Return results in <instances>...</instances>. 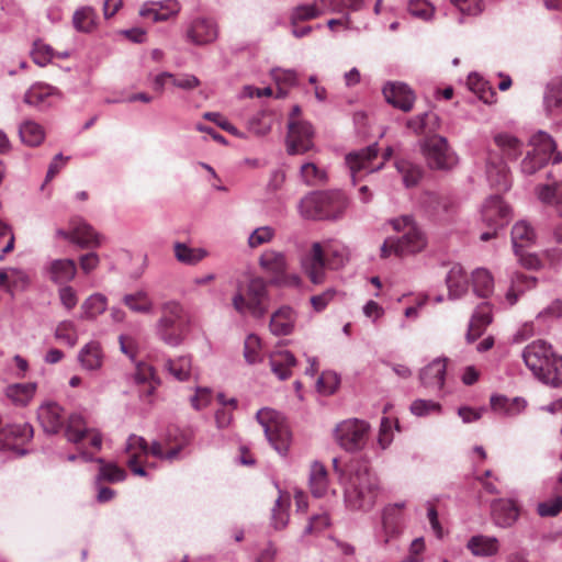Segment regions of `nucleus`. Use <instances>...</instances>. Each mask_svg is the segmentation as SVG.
<instances>
[{"label":"nucleus","instance_id":"680f3d73","mask_svg":"<svg viewBox=\"0 0 562 562\" xmlns=\"http://www.w3.org/2000/svg\"><path fill=\"white\" fill-rule=\"evenodd\" d=\"M408 12L420 20L429 21L434 18L435 7L427 0H409Z\"/></svg>","mask_w":562,"mask_h":562},{"label":"nucleus","instance_id":"bb28decb","mask_svg":"<svg viewBox=\"0 0 562 562\" xmlns=\"http://www.w3.org/2000/svg\"><path fill=\"white\" fill-rule=\"evenodd\" d=\"M530 145L533 147L532 153L540 155L541 160H550L552 157L553 164H559L562 161L561 153H555V142L552 137L539 131L530 138Z\"/></svg>","mask_w":562,"mask_h":562},{"label":"nucleus","instance_id":"338daca9","mask_svg":"<svg viewBox=\"0 0 562 562\" xmlns=\"http://www.w3.org/2000/svg\"><path fill=\"white\" fill-rule=\"evenodd\" d=\"M339 382L340 379L337 373L333 371H324L317 379L316 386L319 393L330 395L337 390Z\"/></svg>","mask_w":562,"mask_h":562},{"label":"nucleus","instance_id":"49530a36","mask_svg":"<svg viewBox=\"0 0 562 562\" xmlns=\"http://www.w3.org/2000/svg\"><path fill=\"white\" fill-rule=\"evenodd\" d=\"M98 14L91 7L78 9L72 16V23L77 31L89 33L97 27Z\"/></svg>","mask_w":562,"mask_h":562},{"label":"nucleus","instance_id":"0eeeda50","mask_svg":"<svg viewBox=\"0 0 562 562\" xmlns=\"http://www.w3.org/2000/svg\"><path fill=\"white\" fill-rule=\"evenodd\" d=\"M183 317V307L177 301H168L161 305V316L156 324L158 337L167 345L177 347L184 339L180 326Z\"/></svg>","mask_w":562,"mask_h":562},{"label":"nucleus","instance_id":"bf43d9fd","mask_svg":"<svg viewBox=\"0 0 562 562\" xmlns=\"http://www.w3.org/2000/svg\"><path fill=\"white\" fill-rule=\"evenodd\" d=\"M55 337L74 347L78 341L76 324L72 321L60 322L55 329Z\"/></svg>","mask_w":562,"mask_h":562},{"label":"nucleus","instance_id":"7ed1b4c3","mask_svg":"<svg viewBox=\"0 0 562 562\" xmlns=\"http://www.w3.org/2000/svg\"><path fill=\"white\" fill-rule=\"evenodd\" d=\"M526 367L541 382L558 387L562 385V358L544 340H535L522 350Z\"/></svg>","mask_w":562,"mask_h":562},{"label":"nucleus","instance_id":"423d86ee","mask_svg":"<svg viewBox=\"0 0 562 562\" xmlns=\"http://www.w3.org/2000/svg\"><path fill=\"white\" fill-rule=\"evenodd\" d=\"M260 269L269 277V283L276 286L299 288L302 279L297 273H289V260L285 252L272 248L266 249L258 258Z\"/></svg>","mask_w":562,"mask_h":562},{"label":"nucleus","instance_id":"e433bc0d","mask_svg":"<svg viewBox=\"0 0 562 562\" xmlns=\"http://www.w3.org/2000/svg\"><path fill=\"white\" fill-rule=\"evenodd\" d=\"M467 548L475 557H492L498 552L499 544L495 537L477 535L469 539Z\"/></svg>","mask_w":562,"mask_h":562},{"label":"nucleus","instance_id":"c756f323","mask_svg":"<svg viewBox=\"0 0 562 562\" xmlns=\"http://www.w3.org/2000/svg\"><path fill=\"white\" fill-rule=\"evenodd\" d=\"M271 371L280 379L286 380L292 374V368L296 364V359L289 350H277L269 356Z\"/></svg>","mask_w":562,"mask_h":562},{"label":"nucleus","instance_id":"aec40b11","mask_svg":"<svg viewBox=\"0 0 562 562\" xmlns=\"http://www.w3.org/2000/svg\"><path fill=\"white\" fill-rule=\"evenodd\" d=\"M180 11V4L176 0L149 1L143 4L139 15L151 19L153 22L167 21Z\"/></svg>","mask_w":562,"mask_h":562},{"label":"nucleus","instance_id":"e2e57ef3","mask_svg":"<svg viewBox=\"0 0 562 562\" xmlns=\"http://www.w3.org/2000/svg\"><path fill=\"white\" fill-rule=\"evenodd\" d=\"M261 340L255 335L250 334L246 337L244 344V357L249 364H254L261 361L260 357Z\"/></svg>","mask_w":562,"mask_h":562},{"label":"nucleus","instance_id":"de8ad7c7","mask_svg":"<svg viewBox=\"0 0 562 562\" xmlns=\"http://www.w3.org/2000/svg\"><path fill=\"white\" fill-rule=\"evenodd\" d=\"M95 462L100 464L99 473L95 477V483L99 484L102 481L110 483L122 482L126 479V472L112 462H104L103 459L97 458Z\"/></svg>","mask_w":562,"mask_h":562},{"label":"nucleus","instance_id":"9b49d317","mask_svg":"<svg viewBox=\"0 0 562 562\" xmlns=\"http://www.w3.org/2000/svg\"><path fill=\"white\" fill-rule=\"evenodd\" d=\"M378 144H372L363 149L351 151L346 156V164L350 170L353 183L361 179L363 175L383 168V161L374 162L378 158Z\"/></svg>","mask_w":562,"mask_h":562},{"label":"nucleus","instance_id":"39448f33","mask_svg":"<svg viewBox=\"0 0 562 562\" xmlns=\"http://www.w3.org/2000/svg\"><path fill=\"white\" fill-rule=\"evenodd\" d=\"M232 304L241 315L248 314L258 319L263 318L270 304L268 282L261 277L250 279L245 294L237 292L232 299Z\"/></svg>","mask_w":562,"mask_h":562},{"label":"nucleus","instance_id":"473e14b6","mask_svg":"<svg viewBox=\"0 0 562 562\" xmlns=\"http://www.w3.org/2000/svg\"><path fill=\"white\" fill-rule=\"evenodd\" d=\"M78 360L85 370L94 371L100 369L103 363V351L100 342L92 340L86 344L78 353Z\"/></svg>","mask_w":562,"mask_h":562},{"label":"nucleus","instance_id":"58836bf2","mask_svg":"<svg viewBox=\"0 0 562 562\" xmlns=\"http://www.w3.org/2000/svg\"><path fill=\"white\" fill-rule=\"evenodd\" d=\"M134 380L137 384L143 385L142 392L147 396L153 395L160 384L154 368L143 362L137 363Z\"/></svg>","mask_w":562,"mask_h":562},{"label":"nucleus","instance_id":"6ab92c4d","mask_svg":"<svg viewBox=\"0 0 562 562\" xmlns=\"http://www.w3.org/2000/svg\"><path fill=\"white\" fill-rule=\"evenodd\" d=\"M125 452L128 454L127 465L131 471L138 476H146L145 469L140 465L142 458L148 456V443L145 438L131 435L127 438Z\"/></svg>","mask_w":562,"mask_h":562},{"label":"nucleus","instance_id":"864d4df0","mask_svg":"<svg viewBox=\"0 0 562 562\" xmlns=\"http://www.w3.org/2000/svg\"><path fill=\"white\" fill-rule=\"evenodd\" d=\"M300 177L307 186H319L326 182L327 173L314 162H305L300 168Z\"/></svg>","mask_w":562,"mask_h":562},{"label":"nucleus","instance_id":"a19ab883","mask_svg":"<svg viewBox=\"0 0 562 562\" xmlns=\"http://www.w3.org/2000/svg\"><path fill=\"white\" fill-rule=\"evenodd\" d=\"M543 103L549 115L558 114L562 106V79L555 78L548 83Z\"/></svg>","mask_w":562,"mask_h":562},{"label":"nucleus","instance_id":"ea45409f","mask_svg":"<svg viewBox=\"0 0 562 562\" xmlns=\"http://www.w3.org/2000/svg\"><path fill=\"white\" fill-rule=\"evenodd\" d=\"M308 485L315 497L324 496L328 491V475L326 468L318 461L311 465Z\"/></svg>","mask_w":562,"mask_h":562},{"label":"nucleus","instance_id":"f704fd0d","mask_svg":"<svg viewBox=\"0 0 562 562\" xmlns=\"http://www.w3.org/2000/svg\"><path fill=\"white\" fill-rule=\"evenodd\" d=\"M490 403L494 412L508 416L520 414L527 406L522 397L509 398L504 395H492Z\"/></svg>","mask_w":562,"mask_h":562},{"label":"nucleus","instance_id":"f8f14e48","mask_svg":"<svg viewBox=\"0 0 562 562\" xmlns=\"http://www.w3.org/2000/svg\"><path fill=\"white\" fill-rule=\"evenodd\" d=\"M286 136V151L289 155H302L314 148V131L310 123L290 120Z\"/></svg>","mask_w":562,"mask_h":562},{"label":"nucleus","instance_id":"4468645a","mask_svg":"<svg viewBox=\"0 0 562 562\" xmlns=\"http://www.w3.org/2000/svg\"><path fill=\"white\" fill-rule=\"evenodd\" d=\"M404 508L405 502L389 504L383 508L382 530L379 536L383 546H387L402 533L405 524Z\"/></svg>","mask_w":562,"mask_h":562},{"label":"nucleus","instance_id":"1a4fd4ad","mask_svg":"<svg viewBox=\"0 0 562 562\" xmlns=\"http://www.w3.org/2000/svg\"><path fill=\"white\" fill-rule=\"evenodd\" d=\"M369 425L360 419H347L337 425L335 437L341 448L347 451L360 450L367 441Z\"/></svg>","mask_w":562,"mask_h":562},{"label":"nucleus","instance_id":"052dcab7","mask_svg":"<svg viewBox=\"0 0 562 562\" xmlns=\"http://www.w3.org/2000/svg\"><path fill=\"white\" fill-rule=\"evenodd\" d=\"M397 171L403 177V182L406 187H413L417 184L418 180L422 177V171L419 167L413 165L407 160H398L396 161Z\"/></svg>","mask_w":562,"mask_h":562},{"label":"nucleus","instance_id":"79ce46f5","mask_svg":"<svg viewBox=\"0 0 562 562\" xmlns=\"http://www.w3.org/2000/svg\"><path fill=\"white\" fill-rule=\"evenodd\" d=\"M536 279L532 277H528L524 273H515L512 277L510 288L506 293V301L509 306H513L517 301L520 294H522L526 290L532 289L536 285Z\"/></svg>","mask_w":562,"mask_h":562},{"label":"nucleus","instance_id":"6e6552de","mask_svg":"<svg viewBox=\"0 0 562 562\" xmlns=\"http://www.w3.org/2000/svg\"><path fill=\"white\" fill-rule=\"evenodd\" d=\"M256 417L274 450L280 454H286L291 443V432L281 414L271 408H262L258 411Z\"/></svg>","mask_w":562,"mask_h":562},{"label":"nucleus","instance_id":"9d476101","mask_svg":"<svg viewBox=\"0 0 562 562\" xmlns=\"http://www.w3.org/2000/svg\"><path fill=\"white\" fill-rule=\"evenodd\" d=\"M422 148L432 169L449 170L457 165V156L450 150L447 139L442 136L434 135L427 138Z\"/></svg>","mask_w":562,"mask_h":562},{"label":"nucleus","instance_id":"6e6d98bb","mask_svg":"<svg viewBox=\"0 0 562 562\" xmlns=\"http://www.w3.org/2000/svg\"><path fill=\"white\" fill-rule=\"evenodd\" d=\"M321 10L315 0L312 3H304L295 7L290 15L291 23L296 25L300 22L308 21L321 16Z\"/></svg>","mask_w":562,"mask_h":562},{"label":"nucleus","instance_id":"c03bdc74","mask_svg":"<svg viewBox=\"0 0 562 562\" xmlns=\"http://www.w3.org/2000/svg\"><path fill=\"white\" fill-rule=\"evenodd\" d=\"M19 135L27 146L35 147L43 143L45 132L43 127L34 121H25L20 125Z\"/></svg>","mask_w":562,"mask_h":562},{"label":"nucleus","instance_id":"c9c22d12","mask_svg":"<svg viewBox=\"0 0 562 562\" xmlns=\"http://www.w3.org/2000/svg\"><path fill=\"white\" fill-rule=\"evenodd\" d=\"M122 301L133 313L150 315L155 310L154 301L145 290L125 294Z\"/></svg>","mask_w":562,"mask_h":562},{"label":"nucleus","instance_id":"20e7f679","mask_svg":"<svg viewBox=\"0 0 562 562\" xmlns=\"http://www.w3.org/2000/svg\"><path fill=\"white\" fill-rule=\"evenodd\" d=\"M348 205V199L342 192L325 191L305 195L297 209L306 220L337 221L344 216Z\"/></svg>","mask_w":562,"mask_h":562},{"label":"nucleus","instance_id":"3c124183","mask_svg":"<svg viewBox=\"0 0 562 562\" xmlns=\"http://www.w3.org/2000/svg\"><path fill=\"white\" fill-rule=\"evenodd\" d=\"M173 248L177 260L186 265H195L207 256L205 249L191 248L182 243H176Z\"/></svg>","mask_w":562,"mask_h":562},{"label":"nucleus","instance_id":"5701e85b","mask_svg":"<svg viewBox=\"0 0 562 562\" xmlns=\"http://www.w3.org/2000/svg\"><path fill=\"white\" fill-rule=\"evenodd\" d=\"M296 318V312L291 306H281L272 313L269 329L274 336H288L294 330Z\"/></svg>","mask_w":562,"mask_h":562},{"label":"nucleus","instance_id":"dca6fc26","mask_svg":"<svg viewBox=\"0 0 562 562\" xmlns=\"http://www.w3.org/2000/svg\"><path fill=\"white\" fill-rule=\"evenodd\" d=\"M482 220L487 226L504 227L510 220V207L499 195H492L482 205Z\"/></svg>","mask_w":562,"mask_h":562},{"label":"nucleus","instance_id":"69168bd1","mask_svg":"<svg viewBox=\"0 0 562 562\" xmlns=\"http://www.w3.org/2000/svg\"><path fill=\"white\" fill-rule=\"evenodd\" d=\"M276 236V231L271 226H261L256 228L248 237V246L257 248L261 245L270 243Z\"/></svg>","mask_w":562,"mask_h":562},{"label":"nucleus","instance_id":"ddd939ff","mask_svg":"<svg viewBox=\"0 0 562 562\" xmlns=\"http://www.w3.org/2000/svg\"><path fill=\"white\" fill-rule=\"evenodd\" d=\"M218 36V26L211 18L196 16L191 19L184 29L186 41L202 46L213 43Z\"/></svg>","mask_w":562,"mask_h":562},{"label":"nucleus","instance_id":"2eb2a0df","mask_svg":"<svg viewBox=\"0 0 562 562\" xmlns=\"http://www.w3.org/2000/svg\"><path fill=\"white\" fill-rule=\"evenodd\" d=\"M326 266L325 250L319 243H314L308 254L301 258V268L314 284H322L325 282Z\"/></svg>","mask_w":562,"mask_h":562},{"label":"nucleus","instance_id":"f3484780","mask_svg":"<svg viewBox=\"0 0 562 562\" xmlns=\"http://www.w3.org/2000/svg\"><path fill=\"white\" fill-rule=\"evenodd\" d=\"M383 95L387 103L404 112L411 111L415 102L414 92L402 82H387L383 88Z\"/></svg>","mask_w":562,"mask_h":562},{"label":"nucleus","instance_id":"412c9836","mask_svg":"<svg viewBox=\"0 0 562 562\" xmlns=\"http://www.w3.org/2000/svg\"><path fill=\"white\" fill-rule=\"evenodd\" d=\"M52 97L60 98L61 92L50 85L36 82L26 90L23 101L27 105L43 110L50 105L49 98Z\"/></svg>","mask_w":562,"mask_h":562},{"label":"nucleus","instance_id":"f03ea898","mask_svg":"<svg viewBox=\"0 0 562 562\" xmlns=\"http://www.w3.org/2000/svg\"><path fill=\"white\" fill-rule=\"evenodd\" d=\"M380 483L366 462L353 465L345 486V503L352 510H370L379 496Z\"/></svg>","mask_w":562,"mask_h":562},{"label":"nucleus","instance_id":"a18cd8bd","mask_svg":"<svg viewBox=\"0 0 562 562\" xmlns=\"http://www.w3.org/2000/svg\"><path fill=\"white\" fill-rule=\"evenodd\" d=\"M473 291L481 297H488L494 291V279L484 268H477L472 273Z\"/></svg>","mask_w":562,"mask_h":562},{"label":"nucleus","instance_id":"13d9d810","mask_svg":"<svg viewBox=\"0 0 562 562\" xmlns=\"http://www.w3.org/2000/svg\"><path fill=\"white\" fill-rule=\"evenodd\" d=\"M289 499H284L282 495L276 499L274 507L272 508V526L274 529H283L289 522Z\"/></svg>","mask_w":562,"mask_h":562},{"label":"nucleus","instance_id":"4c0bfd02","mask_svg":"<svg viewBox=\"0 0 562 562\" xmlns=\"http://www.w3.org/2000/svg\"><path fill=\"white\" fill-rule=\"evenodd\" d=\"M106 308V296L102 293H93L82 302L80 318L85 321H95Z\"/></svg>","mask_w":562,"mask_h":562},{"label":"nucleus","instance_id":"774afa93","mask_svg":"<svg viewBox=\"0 0 562 562\" xmlns=\"http://www.w3.org/2000/svg\"><path fill=\"white\" fill-rule=\"evenodd\" d=\"M411 412L413 415L418 417L439 414L441 412V405L431 400L418 398L411 404Z\"/></svg>","mask_w":562,"mask_h":562},{"label":"nucleus","instance_id":"09e8293b","mask_svg":"<svg viewBox=\"0 0 562 562\" xmlns=\"http://www.w3.org/2000/svg\"><path fill=\"white\" fill-rule=\"evenodd\" d=\"M496 146L508 157L516 159L522 149V143L514 135L502 132L494 136Z\"/></svg>","mask_w":562,"mask_h":562},{"label":"nucleus","instance_id":"cd10ccee","mask_svg":"<svg viewBox=\"0 0 562 562\" xmlns=\"http://www.w3.org/2000/svg\"><path fill=\"white\" fill-rule=\"evenodd\" d=\"M70 227H74L75 244L80 248L97 247L101 244L99 235L81 217H72L69 221Z\"/></svg>","mask_w":562,"mask_h":562},{"label":"nucleus","instance_id":"4be33fe9","mask_svg":"<svg viewBox=\"0 0 562 562\" xmlns=\"http://www.w3.org/2000/svg\"><path fill=\"white\" fill-rule=\"evenodd\" d=\"M47 278L56 284H67L75 279L77 266L72 259H53L45 266Z\"/></svg>","mask_w":562,"mask_h":562},{"label":"nucleus","instance_id":"603ef678","mask_svg":"<svg viewBox=\"0 0 562 562\" xmlns=\"http://www.w3.org/2000/svg\"><path fill=\"white\" fill-rule=\"evenodd\" d=\"M88 432L89 429L86 427L85 419L81 415L72 414L68 417L65 431L68 441L78 443L88 435Z\"/></svg>","mask_w":562,"mask_h":562},{"label":"nucleus","instance_id":"72a5a7b5","mask_svg":"<svg viewBox=\"0 0 562 562\" xmlns=\"http://www.w3.org/2000/svg\"><path fill=\"white\" fill-rule=\"evenodd\" d=\"M446 283L451 299H459L468 291V277L461 265L456 263L450 268Z\"/></svg>","mask_w":562,"mask_h":562},{"label":"nucleus","instance_id":"393cba45","mask_svg":"<svg viewBox=\"0 0 562 562\" xmlns=\"http://www.w3.org/2000/svg\"><path fill=\"white\" fill-rule=\"evenodd\" d=\"M37 384L35 382L12 383L4 387L5 398L16 407L27 406L35 396Z\"/></svg>","mask_w":562,"mask_h":562},{"label":"nucleus","instance_id":"b1692460","mask_svg":"<svg viewBox=\"0 0 562 562\" xmlns=\"http://www.w3.org/2000/svg\"><path fill=\"white\" fill-rule=\"evenodd\" d=\"M486 178L488 183L498 190H507L510 187L509 170L496 155L490 154L487 158Z\"/></svg>","mask_w":562,"mask_h":562},{"label":"nucleus","instance_id":"2f4dec72","mask_svg":"<svg viewBox=\"0 0 562 562\" xmlns=\"http://www.w3.org/2000/svg\"><path fill=\"white\" fill-rule=\"evenodd\" d=\"M32 436V427L29 424L9 425L0 428V451L15 450V440L19 438H30Z\"/></svg>","mask_w":562,"mask_h":562},{"label":"nucleus","instance_id":"8fccbe9b","mask_svg":"<svg viewBox=\"0 0 562 562\" xmlns=\"http://www.w3.org/2000/svg\"><path fill=\"white\" fill-rule=\"evenodd\" d=\"M165 368L176 380L187 381L192 371L191 358L181 356L176 359H168L165 363Z\"/></svg>","mask_w":562,"mask_h":562},{"label":"nucleus","instance_id":"a211bd4d","mask_svg":"<svg viewBox=\"0 0 562 562\" xmlns=\"http://www.w3.org/2000/svg\"><path fill=\"white\" fill-rule=\"evenodd\" d=\"M37 419L47 434H58L64 426V409L55 402L43 403L37 408Z\"/></svg>","mask_w":562,"mask_h":562},{"label":"nucleus","instance_id":"37998d69","mask_svg":"<svg viewBox=\"0 0 562 562\" xmlns=\"http://www.w3.org/2000/svg\"><path fill=\"white\" fill-rule=\"evenodd\" d=\"M533 228L525 221L517 222L512 229V243L516 254L520 248L531 245L535 240Z\"/></svg>","mask_w":562,"mask_h":562},{"label":"nucleus","instance_id":"a878e982","mask_svg":"<svg viewBox=\"0 0 562 562\" xmlns=\"http://www.w3.org/2000/svg\"><path fill=\"white\" fill-rule=\"evenodd\" d=\"M447 359L438 358L426 366L420 372L422 384L426 387L441 390L445 385Z\"/></svg>","mask_w":562,"mask_h":562},{"label":"nucleus","instance_id":"4d7b16f0","mask_svg":"<svg viewBox=\"0 0 562 562\" xmlns=\"http://www.w3.org/2000/svg\"><path fill=\"white\" fill-rule=\"evenodd\" d=\"M181 445H177L172 448H167V445L161 441H154L150 446L148 445V456H153L160 460L172 462L179 458Z\"/></svg>","mask_w":562,"mask_h":562},{"label":"nucleus","instance_id":"7c9ffc66","mask_svg":"<svg viewBox=\"0 0 562 562\" xmlns=\"http://www.w3.org/2000/svg\"><path fill=\"white\" fill-rule=\"evenodd\" d=\"M519 516L516 503L512 499H498L493 504V517L499 527H510Z\"/></svg>","mask_w":562,"mask_h":562},{"label":"nucleus","instance_id":"c85d7f7f","mask_svg":"<svg viewBox=\"0 0 562 562\" xmlns=\"http://www.w3.org/2000/svg\"><path fill=\"white\" fill-rule=\"evenodd\" d=\"M492 311L488 303L480 304L474 311L469 323L467 340L469 342H473L475 339H477L483 334L485 328L492 323Z\"/></svg>","mask_w":562,"mask_h":562},{"label":"nucleus","instance_id":"0e129e2a","mask_svg":"<svg viewBox=\"0 0 562 562\" xmlns=\"http://www.w3.org/2000/svg\"><path fill=\"white\" fill-rule=\"evenodd\" d=\"M54 57L55 52L48 44H45L42 41H37L34 43L32 49V58L35 64H37L41 67H44L47 64H49Z\"/></svg>","mask_w":562,"mask_h":562},{"label":"nucleus","instance_id":"5fc2aeb1","mask_svg":"<svg viewBox=\"0 0 562 562\" xmlns=\"http://www.w3.org/2000/svg\"><path fill=\"white\" fill-rule=\"evenodd\" d=\"M324 250L327 267L330 269H339L349 261V251L345 246L334 245Z\"/></svg>","mask_w":562,"mask_h":562},{"label":"nucleus","instance_id":"f257e3e1","mask_svg":"<svg viewBox=\"0 0 562 562\" xmlns=\"http://www.w3.org/2000/svg\"><path fill=\"white\" fill-rule=\"evenodd\" d=\"M389 224L401 233L400 237H387L381 246V257L394 255L406 257L423 251L427 246V237L411 215L391 218Z\"/></svg>","mask_w":562,"mask_h":562}]
</instances>
